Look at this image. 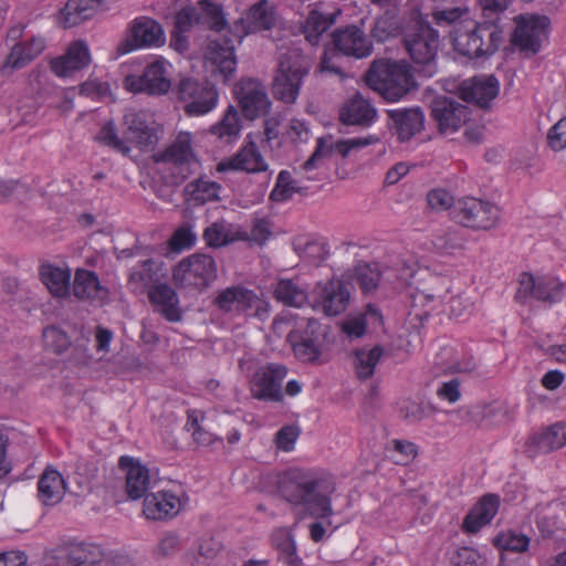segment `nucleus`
<instances>
[{
	"label": "nucleus",
	"instance_id": "nucleus-1",
	"mask_svg": "<svg viewBox=\"0 0 566 566\" xmlns=\"http://www.w3.org/2000/svg\"><path fill=\"white\" fill-rule=\"evenodd\" d=\"M335 491L336 481L333 475L312 470H287L277 482V492L286 502L302 505L310 516L325 521L310 525V536L315 543L322 542L326 526H332L329 517L334 514L332 495Z\"/></svg>",
	"mask_w": 566,
	"mask_h": 566
},
{
	"label": "nucleus",
	"instance_id": "nucleus-2",
	"mask_svg": "<svg viewBox=\"0 0 566 566\" xmlns=\"http://www.w3.org/2000/svg\"><path fill=\"white\" fill-rule=\"evenodd\" d=\"M314 63V55L298 45L282 49L272 80L273 96L285 104H294Z\"/></svg>",
	"mask_w": 566,
	"mask_h": 566
},
{
	"label": "nucleus",
	"instance_id": "nucleus-3",
	"mask_svg": "<svg viewBox=\"0 0 566 566\" xmlns=\"http://www.w3.org/2000/svg\"><path fill=\"white\" fill-rule=\"evenodd\" d=\"M367 85L387 102H398L417 88L407 63L374 61L366 73Z\"/></svg>",
	"mask_w": 566,
	"mask_h": 566
},
{
	"label": "nucleus",
	"instance_id": "nucleus-4",
	"mask_svg": "<svg viewBox=\"0 0 566 566\" xmlns=\"http://www.w3.org/2000/svg\"><path fill=\"white\" fill-rule=\"evenodd\" d=\"M403 41L411 60L419 66L417 72L424 77H432L438 72V31L419 17L406 28Z\"/></svg>",
	"mask_w": 566,
	"mask_h": 566
},
{
	"label": "nucleus",
	"instance_id": "nucleus-5",
	"mask_svg": "<svg viewBox=\"0 0 566 566\" xmlns=\"http://www.w3.org/2000/svg\"><path fill=\"white\" fill-rule=\"evenodd\" d=\"M211 303L221 314L230 317L247 315L265 319L270 313V304L241 284L218 291Z\"/></svg>",
	"mask_w": 566,
	"mask_h": 566
},
{
	"label": "nucleus",
	"instance_id": "nucleus-6",
	"mask_svg": "<svg viewBox=\"0 0 566 566\" xmlns=\"http://www.w3.org/2000/svg\"><path fill=\"white\" fill-rule=\"evenodd\" d=\"M175 94L188 116H201L213 111L219 101L214 84L207 80L182 77L175 86Z\"/></svg>",
	"mask_w": 566,
	"mask_h": 566
},
{
	"label": "nucleus",
	"instance_id": "nucleus-7",
	"mask_svg": "<svg viewBox=\"0 0 566 566\" xmlns=\"http://www.w3.org/2000/svg\"><path fill=\"white\" fill-rule=\"evenodd\" d=\"M217 276L216 260L201 252L181 259L172 271V280L177 286L192 287L198 291L208 289Z\"/></svg>",
	"mask_w": 566,
	"mask_h": 566
},
{
	"label": "nucleus",
	"instance_id": "nucleus-8",
	"mask_svg": "<svg viewBox=\"0 0 566 566\" xmlns=\"http://www.w3.org/2000/svg\"><path fill=\"white\" fill-rule=\"evenodd\" d=\"M499 207L474 197L460 198L451 210V219L462 227L488 231L500 222Z\"/></svg>",
	"mask_w": 566,
	"mask_h": 566
},
{
	"label": "nucleus",
	"instance_id": "nucleus-9",
	"mask_svg": "<svg viewBox=\"0 0 566 566\" xmlns=\"http://www.w3.org/2000/svg\"><path fill=\"white\" fill-rule=\"evenodd\" d=\"M153 159L157 164H171L174 166V182H184L192 174V166L198 165L191 147V135L180 133L165 150L154 154Z\"/></svg>",
	"mask_w": 566,
	"mask_h": 566
},
{
	"label": "nucleus",
	"instance_id": "nucleus-10",
	"mask_svg": "<svg viewBox=\"0 0 566 566\" xmlns=\"http://www.w3.org/2000/svg\"><path fill=\"white\" fill-rule=\"evenodd\" d=\"M165 42V32L159 22L149 17H138L132 21L126 38L117 46V52L127 54L142 48H159Z\"/></svg>",
	"mask_w": 566,
	"mask_h": 566
},
{
	"label": "nucleus",
	"instance_id": "nucleus-11",
	"mask_svg": "<svg viewBox=\"0 0 566 566\" xmlns=\"http://www.w3.org/2000/svg\"><path fill=\"white\" fill-rule=\"evenodd\" d=\"M103 555L96 544L69 542L53 548L46 560L49 566H95L102 562Z\"/></svg>",
	"mask_w": 566,
	"mask_h": 566
},
{
	"label": "nucleus",
	"instance_id": "nucleus-12",
	"mask_svg": "<svg viewBox=\"0 0 566 566\" xmlns=\"http://www.w3.org/2000/svg\"><path fill=\"white\" fill-rule=\"evenodd\" d=\"M501 84L493 74H481L462 81L458 87L459 97L483 111H491L500 94Z\"/></svg>",
	"mask_w": 566,
	"mask_h": 566
},
{
	"label": "nucleus",
	"instance_id": "nucleus-13",
	"mask_svg": "<svg viewBox=\"0 0 566 566\" xmlns=\"http://www.w3.org/2000/svg\"><path fill=\"white\" fill-rule=\"evenodd\" d=\"M312 297L311 305L313 308L319 307L326 316H337L344 313L349 305V285L339 279L317 283Z\"/></svg>",
	"mask_w": 566,
	"mask_h": 566
},
{
	"label": "nucleus",
	"instance_id": "nucleus-14",
	"mask_svg": "<svg viewBox=\"0 0 566 566\" xmlns=\"http://www.w3.org/2000/svg\"><path fill=\"white\" fill-rule=\"evenodd\" d=\"M123 84L129 92L149 95L166 94L171 87L166 63L160 60L148 64L140 75L125 76Z\"/></svg>",
	"mask_w": 566,
	"mask_h": 566
},
{
	"label": "nucleus",
	"instance_id": "nucleus-15",
	"mask_svg": "<svg viewBox=\"0 0 566 566\" xmlns=\"http://www.w3.org/2000/svg\"><path fill=\"white\" fill-rule=\"evenodd\" d=\"M205 59L213 66L211 73L214 77H220L224 84L233 80L237 72V56L232 39H208Z\"/></svg>",
	"mask_w": 566,
	"mask_h": 566
},
{
	"label": "nucleus",
	"instance_id": "nucleus-16",
	"mask_svg": "<svg viewBox=\"0 0 566 566\" xmlns=\"http://www.w3.org/2000/svg\"><path fill=\"white\" fill-rule=\"evenodd\" d=\"M430 115L442 134L459 130L470 119L471 111L460 102L447 97L436 96L430 103Z\"/></svg>",
	"mask_w": 566,
	"mask_h": 566
},
{
	"label": "nucleus",
	"instance_id": "nucleus-17",
	"mask_svg": "<svg viewBox=\"0 0 566 566\" xmlns=\"http://www.w3.org/2000/svg\"><path fill=\"white\" fill-rule=\"evenodd\" d=\"M286 374L287 368L282 364L269 363L260 367L251 381L253 398L265 401H281L283 399L282 382Z\"/></svg>",
	"mask_w": 566,
	"mask_h": 566
},
{
	"label": "nucleus",
	"instance_id": "nucleus-18",
	"mask_svg": "<svg viewBox=\"0 0 566 566\" xmlns=\"http://www.w3.org/2000/svg\"><path fill=\"white\" fill-rule=\"evenodd\" d=\"M379 137L375 135H368L366 137H355L349 139H340L333 144L332 136H323L317 139V145L314 153L310 156V158L304 161L302 168L305 171H310L317 167L318 163L332 155L333 150L336 151L343 157L346 158L352 150L360 149L367 147L369 145H374L379 143Z\"/></svg>",
	"mask_w": 566,
	"mask_h": 566
},
{
	"label": "nucleus",
	"instance_id": "nucleus-19",
	"mask_svg": "<svg viewBox=\"0 0 566 566\" xmlns=\"http://www.w3.org/2000/svg\"><path fill=\"white\" fill-rule=\"evenodd\" d=\"M326 331L316 319H308L303 333L293 331L287 335L295 357L303 363H316L322 354V338Z\"/></svg>",
	"mask_w": 566,
	"mask_h": 566
},
{
	"label": "nucleus",
	"instance_id": "nucleus-20",
	"mask_svg": "<svg viewBox=\"0 0 566 566\" xmlns=\"http://www.w3.org/2000/svg\"><path fill=\"white\" fill-rule=\"evenodd\" d=\"M332 48L340 55L364 59L371 54L373 43L357 25L337 28L332 33Z\"/></svg>",
	"mask_w": 566,
	"mask_h": 566
},
{
	"label": "nucleus",
	"instance_id": "nucleus-21",
	"mask_svg": "<svg viewBox=\"0 0 566 566\" xmlns=\"http://www.w3.org/2000/svg\"><path fill=\"white\" fill-rule=\"evenodd\" d=\"M123 120L126 126L127 142L135 144L142 150L157 144L158 127L148 114L130 109L125 113Z\"/></svg>",
	"mask_w": 566,
	"mask_h": 566
},
{
	"label": "nucleus",
	"instance_id": "nucleus-22",
	"mask_svg": "<svg viewBox=\"0 0 566 566\" xmlns=\"http://www.w3.org/2000/svg\"><path fill=\"white\" fill-rule=\"evenodd\" d=\"M234 93L245 118L255 119L269 112L271 102L260 82L252 78L241 80Z\"/></svg>",
	"mask_w": 566,
	"mask_h": 566
},
{
	"label": "nucleus",
	"instance_id": "nucleus-23",
	"mask_svg": "<svg viewBox=\"0 0 566 566\" xmlns=\"http://www.w3.org/2000/svg\"><path fill=\"white\" fill-rule=\"evenodd\" d=\"M247 139L245 145L234 156L224 158L217 165L218 172L245 171L256 174L268 170V164L256 143L252 140V135L249 134Z\"/></svg>",
	"mask_w": 566,
	"mask_h": 566
},
{
	"label": "nucleus",
	"instance_id": "nucleus-24",
	"mask_svg": "<svg viewBox=\"0 0 566 566\" xmlns=\"http://www.w3.org/2000/svg\"><path fill=\"white\" fill-rule=\"evenodd\" d=\"M274 21V13L269 1L260 0L249 9L245 17H241L233 23L230 32L240 43L250 33L272 29Z\"/></svg>",
	"mask_w": 566,
	"mask_h": 566
},
{
	"label": "nucleus",
	"instance_id": "nucleus-25",
	"mask_svg": "<svg viewBox=\"0 0 566 566\" xmlns=\"http://www.w3.org/2000/svg\"><path fill=\"white\" fill-rule=\"evenodd\" d=\"M388 126L400 143L410 140L424 126V114L420 107L388 109Z\"/></svg>",
	"mask_w": 566,
	"mask_h": 566
},
{
	"label": "nucleus",
	"instance_id": "nucleus-26",
	"mask_svg": "<svg viewBox=\"0 0 566 566\" xmlns=\"http://www.w3.org/2000/svg\"><path fill=\"white\" fill-rule=\"evenodd\" d=\"M377 118V109L361 92H356L340 107L339 120L345 125L371 126Z\"/></svg>",
	"mask_w": 566,
	"mask_h": 566
},
{
	"label": "nucleus",
	"instance_id": "nucleus-27",
	"mask_svg": "<svg viewBox=\"0 0 566 566\" xmlns=\"http://www.w3.org/2000/svg\"><path fill=\"white\" fill-rule=\"evenodd\" d=\"M45 44L41 38H32L28 42L15 43L11 52L0 65L1 75H10L15 70H21L39 56L44 50Z\"/></svg>",
	"mask_w": 566,
	"mask_h": 566
},
{
	"label": "nucleus",
	"instance_id": "nucleus-28",
	"mask_svg": "<svg viewBox=\"0 0 566 566\" xmlns=\"http://www.w3.org/2000/svg\"><path fill=\"white\" fill-rule=\"evenodd\" d=\"M45 44L41 38H32L28 42L15 43L11 52L0 65L1 75H10L15 70H21L39 56L44 50Z\"/></svg>",
	"mask_w": 566,
	"mask_h": 566
},
{
	"label": "nucleus",
	"instance_id": "nucleus-29",
	"mask_svg": "<svg viewBox=\"0 0 566 566\" xmlns=\"http://www.w3.org/2000/svg\"><path fill=\"white\" fill-rule=\"evenodd\" d=\"M118 467L126 474L127 496L133 501L146 496L149 488V470L138 460L128 455L119 458Z\"/></svg>",
	"mask_w": 566,
	"mask_h": 566
},
{
	"label": "nucleus",
	"instance_id": "nucleus-30",
	"mask_svg": "<svg viewBox=\"0 0 566 566\" xmlns=\"http://www.w3.org/2000/svg\"><path fill=\"white\" fill-rule=\"evenodd\" d=\"M180 507V499L171 491L165 490L147 494L143 512L148 520L163 521L176 516Z\"/></svg>",
	"mask_w": 566,
	"mask_h": 566
},
{
	"label": "nucleus",
	"instance_id": "nucleus-31",
	"mask_svg": "<svg viewBox=\"0 0 566 566\" xmlns=\"http://www.w3.org/2000/svg\"><path fill=\"white\" fill-rule=\"evenodd\" d=\"M499 507V495L493 493L483 495L464 516L462 530L470 534L478 533L482 527L491 523Z\"/></svg>",
	"mask_w": 566,
	"mask_h": 566
},
{
	"label": "nucleus",
	"instance_id": "nucleus-32",
	"mask_svg": "<svg viewBox=\"0 0 566 566\" xmlns=\"http://www.w3.org/2000/svg\"><path fill=\"white\" fill-rule=\"evenodd\" d=\"M91 55L84 41H75L70 44L66 53L51 62V70L60 77L70 76L73 72L88 66Z\"/></svg>",
	"mask_w": 566,
	"mask_h": 566
},
{
	"label": "nucleus",
	"instance_id": "nucleus-33",
	"mask_svg": "<svg viewBox=\"0 0 566 566\" xmlns=\"http://www.w3.org/2000/svg\"><path fill=\"white\" fill-rule=\"evenodd\" d=\"M340 10L323 12L317 8L308 11L305 20L301 23V33L313 46L321 43L324 34L336 23Z\"/></svg>",
	"mask_w": 566,
	"mask_h": 566
},
{
	"label": "nucleus",
	"instance_id": "nucleus-34",
	"mask_svg": "<svg viewBox=\"0 0 566 566\" xmlns=\"http://www.w3.org/2000/svg\"><path fill=\"white\" fill-rule=\"evenodd\" d=\"M547 22L546 17H536L518 23L512 35V44L523 52L536 54L541 50V33Z\"/></svg>",
	"mask_w": 566,
	"mask_h": 566
},
{
	"label": "nucleus",
	"instance_id": "nucleus-35",
	"mask_svg": "<svg viewBox=\"0 0 566 566\" xmlns=\"http://www.w3.org/2000/svg\"><path fill=\"white\" fill-rule=\"evenodd\" d=\"M148 298L158 312L169 322L181 319L176 291L167 283H158L148 290Z\"/></svg>",
	"mask_w": 566,
	"mask_h": 566
},
{
	"label": "nucleus",
	"instance_id": "nucleus-36",
	"mask_svg": "<svg viewBox=\"0 0 566 566\" xmlns=\"http://www.w3.org/2000/svg\"><path fill=\"white\" fill-rule=\"evenodd\" d=\"M566 446V422H556L527 441L530 452L549 453Z\"/></svg>",
	"mask_w": 566,
	"mask_h": 566
},
{
	"label": "nucleus",
	"instance_id": "nucleus-37",
	"mask_svg": "<svg viewBox=\"0 0 566 566\" xmlns=\"http://www.w3.org/2000/svg\"><path fill=\"white\" fill-rule=\"evenodd\" d=\"M103 0H69L61 10L64 28L76 27L102 10Z\"/></svg>",
	"mask_w": 566,
	"mask_h": 566
},
{
	"label": "nucleus",
	"instance_id": "nucleus-38",
	"mask_svg": "<svg viewBox=\"0 0 566 566\" xmlns=\"http://www.w3.org/2000/svg\"><path fill=\"white\" fill-rule=\"evenodd\" d=\"M38 496L44 505L57 504L64 496L65 481L62 474L52 468H46L38 482Z\"/></svg>",
	"mask_w": 566,
	"mask_h": 566
},
{
	"label": "nucleus",
	"instance_id": "nucleus-39",
	"mask_svg": "<svg viewBox=\"0 0 566 566\" xmlns=\"http://www.w3.org/2000/svg\"><path fill=\"white\" fill-rule=\"evenodd\" d=\"M221 185L217 181L198 178L190 181L184 189L185 199L193 206H202L207 202L219 201Z\"/></svg>",
	"mask_w": 566,
	"mask_h": 566
},
{
	"label": "nucleus",
	"instance_id": "nucleus-40",
	"mask_svg": "<svg viewBox=\"0 0 566 566\" xmlns=\"http://www.w3.org/2000/svg\"><path fill=\"white\" fill-rule=\"evenodd\" d=\"M241 129L240 114L234 106L230 105L222 118L212 125L209 132L222 144H232L239 138Z\"/></svg>",
	"mask_w": 566,
	"mask_h": 566
},
{
	"label": "nucleus",
	"instance_id": "nucleus-41",
	"mask_svg": "<svg viewBox=\"0 0 566 566\" xmlns=\"http://www.w3.org/2000/svg\"><path fill=\"white\" fill-rule=\"evenodd\" d=\"M73 293L78 300H102L107 291L101 285L95 272L80 269L75 272Z\"/></svg>",
	"mask_w": 566,
	"mask_h": 566
},
{
	"label": "nucleus",
	"instance_id": "nucleus-42",
	"mask_svg": "<svg viewBox=\"0 0 566 566\" xmlns=\"http://www.w3.org/2000/svg\"><path fill=\"white\" fill-rule=\"evenodd\" d=\"M474 28L479 35L478 44L483 50L482 59L492 56L503 42V30L495 20L474 22Z\"/></svg>",
	"mask_w": 566,
	"mask_h": 566
},
{
	"label": "nucleus",
	"instance_id": "nucleus-43",
	"mask_svg": "<svg viewBox=\"0 0 566 566\" xmlns=\"http://www.w3.org/2000/svg\"><path fill=\"white\" fill-rule=\"evenodd\" d=\"M40 275L52 295L57 297L69 295L71 286V271L69 269L46 264L41 266Z\"/></svg>",
	"mask_w": 566,
	"mask_h": 566
},
{
	"label": "nucleus",
	"instance_id": "nucleus-44",
	"mask_svg": "<svg viewBox=\"0 0 566 566\" xmlns=\"http://www.w3.org/2000/svg\"><path fill=\"white\" fill-rule=\"evenodd\" d=\"M195 8L197 9L200 27L216 32L227 28L228 22L221 4L210 0H199Z\"/></svg>",
	"mask_w": 566,
	"mask_h": 566
},
{
	"label": "nucleus",
	"instance_id": "nucleus-45",
	"mask_svg": "<svg viewBox=\"0 0 566 566\" xmlns=\"http://www.w3.org/2000/svg\"><path fill=\"white\" fill-rule=\"evenodd\" d=\"M275 298L286 306L302 307L311 304L306 291L292 279H281L274 290Z\"/></svg>",
	"mask_w": 566,
	"mask_h": 566
},
{
	"label": "nucleus",
	"instance_id": "nucleus-46",
	"mask_svg": "<svg viewBox=\"0 0 566 566\" xmlns=\"http://www.w3.org/2000/svg\"><path fill=\"white\" fill-rule=\"evenodd\" d=\"M384 354V348L376 345L373 348L361 347L354 350V366L359 379H369Z\"/></svg>",
	"mask_w": 566,
	"mask_h": 566
},
{
	"label": "nucleus",
	"instance_id": "nucleus-47",
	"mask_svg": "<svg viewBox=\"0 0 566 566\" xmlns=\"http://www.w3.org/2000/svg\"><path fill=\"white\" fill-rule=\"evenodd\" d=\"M166 275L164 263L157 262L153 259L144 260L135 268L130 275L129 281L140 283L145 287L150 289L161 282V279Z\"/></svg>",
	"mask_w": 566,
	"mask_h": 566
},
{
	"label": "nucleus",
	"instance_id": "nucleus-48",
	"mask_svg": "<svg viewBox=\"0 0 566 566\" xmlns=\"http://www.w3.org/2000/svg\"><path fill=\"white\" fill-rule=\"evenodd\" d=\"M479 35L475 31L474 25L470 29L467 27H461L455 31V36L453 39V48L454 50L470 59L478 60L482 59L483 50L479 46Z\"/></svg>",
	"mask_w": 566,
	"mask_h": 566
},
{
	"label": "nucleus",
	"instance_id": "nucleus-49",
	"mask_svg": "<svg viewBox=\"0 0 566 566\" xmlns=\"http://www.w3.org/2000/svg\"><path fill=\"white\" fill-rule=\"evenodd\" d=\"M450 291V281L444 276L430 275L413 296L415 302L427 303L442 301Z\"/></svg>",
	"mask_w": 566,
	"mask_h": 566
},
{
	"label": "nucleus",
	"instance_id": "nucleus-50",
	"mask_svg": "<svg viewBox=\"0 0 566 566\" xmlns=\"http://www.w3.org/2000/svg\"><path fill=\"white\" fill-rule=\"evenodd\" d=\"M564 295V283L554 276L537 277L536 296L541 302L549 304L560 302Z\"/></svg>",
	"mask_w": 566,
	"mask_h": 566
},
{
	"label": "nucleus",
	"instance_id": "nucleus-51",
	"mask_svg": "<svg viewBox=\"0 0 566 566\" xmlns=\"http://www.w3.org/2000/svg\"><path fill=\"white\" fill-rule=\"evenodd\" d=\"M530 537L517 531H507L497 534L493 544L501 551H510L514 553H524L528 549Z\"/></svg>",
	"mask_w": 566,
	"mask_h": 566
},
{
	"label": "nucleus",
	"instance_id": "nucleus-52",
	"mask_svg": "<svg viewBox=\"0 0 566 566\" xmlns=\"http://www.w3.org/2000/svg\"><path fill=\"white\" fill-rule=\"evenodd\" d=\"M356 281L363 293L374 292L380 281V270L378 264L359 263L355 269Z\"/></svg>",
	"mask_w": 566,
	"mask_h": 566
},
{
	"label": "nucleus",
	"instance_id": "nucleus-53",
	"mask_svg": "<svg viewBox=\"0 0 566 566\" xmlns=\"http://www.w3.org/2000/svg\"><path fill=\"white\" fill-rule=\"evenodd\" d=\"M400 32V22L397 15L387 11L379 17L371 29V35L378 42H385L389 38H395Z\"/></svg>",
	"mask_w": 566,
	"mask_h": 566
},
{
	"label": "nucleus",
	"instance_id": "nucleus-54",
	"mask_svg": "<svg viewBox=\"0 0 566 566\" xmlns=\"http://www.w3.org/2000/svg\"><path fill=\"white\" fill-rule=\"evenodd\" d=\"M433 245L441 252L449 254L463 249L465 238L460 229L452 228L438 233L433 239Z\"/></svg>",
	"mask_w": 566,
	"mask_h": 566
},
{
	"label": "nucleus",
	"instance_id": "nucleus-55",
	"mask_svg": "<svg viewBox=\"0 0 566 566\" xmlns=\"http://www.w3.org/2000/svg\"><path fill=\"white\" fill-rule=\"evenodd\" d=\"M96 139L104 146H107L125 156L130 153V147L127 145L125 139L118 136L117 129L113 122H107L103 125Z\"/></svg>",
	"mask_w": 566,
	"mask_h": 566
},
{
	"label": "nucleus",
	"instance_id": "nucleus-56",
	"mask_svg": "<svg viewBox=\"0 0 566 566\" xmlns=\"http://www.w3.org/2000/svg\"><path fill=\"white\" fill-rule=\"evenodd\" d=\"M43 342L48 350L62 354L71 346L69 335L56 326H48L43 329Z\"/></svg>",
	"mask_w": 566,
	"mask_h": 566
},
{
	"label": "nucleus",
	"instance_id": "nucleus-57",
	"mask_svg": "<svg viewBox=\"0 0 566 566\" xmlns=\"http://www.w3.org/2000/svg\"><path fill=\"white\" fill-rule=\"evenodd\" d=\"M450 560L452 566H488L486 557L468 546L457 548Z\"/></svg>",
	"mask_w": 566,
	"mask_h": 566
},
{
	"label": "nucleus",
	"instance_id": "nucleus-58",
	"mask_svg": "<svg viewBox=\"0 0 566 566\" xmlns=\"http://www.w3.org/2000/svg\"><path fill=\"white\" fill-rule=\"evenodd\" d=\"M202 239L209 248H221L232 242L223 222H213L203 231Z\"/></svg>",
	"mask_w": 566,
	"mask_h": 566
},
{
	"label": "nucleus",
	"instance_id": "nucleus-59",
	"mask_svg": "<svg viewBox=\"0 0 566 566\" xmlns=\"http://www.w3.org/2000/svg\"><path fill=\"white\" fill-rule=\"evenodd\" d=\"M180 538L176 533L164 534L153 549L156 559L174 557L180 551Z\"/></svg>",
	"mask_w": 566,
	"mask_h": 566
},
{
	"label": "nucleus",
	"instance_id": "nucleus-60",
	"mask_svg": "<svg viewBox=\"0 0 566 566\" xmlns=\"http://www.w3.org/2000/svg\"><path fill=\"white\" fill-rule=\"evenodd\" d=\"M537 528L544 538H551L559 528L558 515L552 507L538 513L536 518Z\"/></svg>",
	"mask_w": 566,
	"mask_h": 566
},
{
	"label": "nucleus",
	"instance_id": "nucleus-61",
	"mask_svg": "<svg viewBox=\"0 0 566 566\" xmlns=\"http://www.w3.org/2000/svg\"><path fill=\"white\" fill-rule=\"evenodd\" d=\"M340 54L335 51L332 46H326L321 57V62L316 69V73H328L344 77L345 74L338 63Z\"/></svg>",
	"mask_w": 566,
	"mask_h": 566
},
{
	"label": "nucleus",
	"instance_id": "nucleus-62",
	"mask_svg": "<svg viewBox=\"0 0 566 566\" xmlns=\"http://www.w3.org/2000/svg\"><path fill=\"white\" fill-rule=\"evenodd\" d=\"M455 201L453 196L442 188L432 189L427 193L428 206L434 211H451Z\"/></svg>",
	"mask_w": 566,
	"mask_h": 566
},
{
	"label": "nucleus",
	"instance_id": "nucleus-63",
	"mask_svg": "<svg viewBox=\"0 0 566 566\" xmlns=\"http://www.w3.org/2000/svg\"><path fill=\"white\" fill-rule=\"evenodd\" d=\"M197 240L196 233L189 226L178 228L169 240V247L175 252H180L190 249L195 245Z\"/></svg>",
	"mask_w": 566,
	"mask_h": 566
},
{
	"label": "nucleus",
	"instance_id": "nucleus-64",
	"mask_svg": "<svg viewBox=\"0 0 566 566\" xmlns=\"http://www.w3.org/2000/svg\"><path fill=\"white\" fill-rule=\"evenodd\" d=\"M547 145L555 151L566 147V116L555 123L547 133Z\"/></svg>",
	"mask_w": 566,
	"mask_h": 566
}]
</instances>
